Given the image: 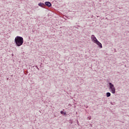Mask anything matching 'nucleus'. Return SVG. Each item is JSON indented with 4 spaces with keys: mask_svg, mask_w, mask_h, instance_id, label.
I'll return each mask as SVG.
<instances>
[{
    "mask_svg": "<svg viewBox=\"0 0 129 129\" xmlns=\"http://www.w3.org/2000/svg\"><path fill=\"white\" fill-rule=\"evenodd\" d=\"M15 43L18 47H20L23 45L24 43V38L21 36H17L15 39Z\"/></svg>",
    "mask_w": 129,
    "mask_h": 129,
    "instance_id": "nucleus-1",
    "label": "nucleus"
},
{
    "mask_svg": "<svg viewBox=\"0 0 129 129\" xmlns=\"http://www.w3.org/2000/svg\"><path fill=\"white\" fill-rule=\"evenodd\" d=\"M109 87L110 92L113 94H114V93H115V88L114 87V85L111 83H109Z\"/></svg>",
    "mask_w": 129,
    "mask_h": 129,
    "instance_id": "nucleus-2",
    "label": "nucleus"
},
{
    "mask_svg": "<svg viewBox=\"0 0 129 129\" xmlns=\"http://www.w3.org/2000/svg\"><path fill=\"white\" fill-rule=\"evenodd\" d=\"M91 38L92 41H94V43H96L98 41L94 35H92Z\"/></svg>",
    "mask_w": 129,
    "mask_h": 129,
    "instance_id": "nucleus-3",
    "label": "nucleus"
},
{
    "mask_svg": "<svg viewBox=\"0 0 129 129\" xmlns=\"http://www.w3.org/2000/svg\"><path fill=\"white\" fill-rule=\"evenodd\" d=\"M45 6H46L47 7H48L49 8H50V7H52V4H51V3L49 2H46L45 3Z\"/></svg>",
    "mask_w": 129,
    "mask_h": 129,
    "instance_id": "nucleus-4",
    "label": "nucleus"
},
{
    "mask_svg": "<svg viewBox=\"0 0 129 129\" xmlns=\"http://www.w3.org/2000/svg\"><path fill=\"white\" fill-rule=\"evenodd\" d=\"M95 43L97 44V45H98V46H99V47L100 48H102V44H101V43H100L99 41H98V40Z\"/></svg>",
    "mask_w": 129,
    "mask_h": 129,
    "instance_id": "nucleus-5",
    "label": "nucleus"
},
{
    "mask_svg": "<svg viewBox=\"0 0 129 129\" xmlns=\"http://www.w3.org/2000/svg\"><path fill=\"white\" fill-rule=\"evenodd\" d=\"M38 6L39 7H41V8H45V4H44V3H40L38 4Z\"/></svg>",
    "mask_w": 129,
    "mask_h": 129,
    "instance_id": "nucleus-6",
    "label": "nucleus"
},
{
    "mask_svg": "<svg viewBox=\"0 0 129 129\" xmlns=\"http://www.w3.org/2000/svg\"><path fill=\"white\" fill-rule=\"evenodd\" d=\"M111 95V94L109 92L106 93V97H109Z\"/></svg>",
    "mask_w": 129,
    "mask_h": 129,
    "instance_id": "nucleus-7",
    "label": "nucleus"
},
{
    "mask_svg": "<svg viewBox=\"0 0 129 129\" xmlns=\"http://www.w3.org/2000/svg\"><path fill=\"white\" fill-rule=\"evenodd\" d=\"M60 113H61V114H64V111H60Z\"/></svg>",
    "mask_w": 129,
    "mask_h": 129,
    "instance_id": "nucleus-8",
    "label": "nucleus"
},
{
    "mask_svg": "<svg viewBox=\"0 0 129 129\" xmlns=\"http://www.w3.org/2000/svg\"><path fill=\"white\" fill-rule=\"evenodd\" d=\"M63 114H64V115H67V114L66 113V112H64Z\"/></svg>",
    "mask_w": 129,
    "mask_h": 129,
    "instance_id": "nucleus-9",
    "label": "nucleus"
},
{
    "mask_svg": "<svg viewBox=\"0 0 129 129\" xmlns=\"http://www.w3.org/2000/svg\"><path fill=\"white\" fill-rule=\"evenodd\" d=\"M36 67L37 69H38V70H39V68H38V66H36Z\"/></svg>",
    "mask_w": 129,
    "mask_h": 129,
    "instance_id": "nucleus-10",
    "label": "nucleus"
},
{
    "mask_svg": "<svg viewBox=\"0 0 129 129\" xmlns=\"http://www.w3.org/2000/svg\"><path fill=\"white\" fill-rule=\"evenodd\" d=\"M110 104H112V105L113 104H112V102H110Z\"/></svg>",
    "mask_w": 129,
    "mask_h": 129,
    "instance_id": "nucleus-11",
    "label": "nucleus"
}]
</instances>
